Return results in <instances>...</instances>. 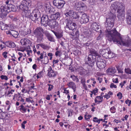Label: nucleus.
I'll return each mask as SVG.
<instances>
[{
  "label": "nucleus",
  "mask_w": 131,
  "mask_h": 131,
  "mask_svg": "<svg viewBox=\"0 0 131 131\" xmlns=\"http://www.w3.org/2000/svg\"><path fill=\"white\" fill-rule=\"evenodd\" d=\"M96 58L95 56L91 54H89L88 56L86 57L85 58L86 63L89 64L88 67H89L90 68V69L89 68V69H88L89 71L93 69V67L95 63Z\"/></svg>",
  "instance_id": "8"
},
{
  "label": "nucleus",
  "mask_w": 131,
  "mask_h": 131,
  "mask_svg": "<svg viewBox=\"0 0 131 131\" xmlns=\"http://www.w3.org/2000/svg\"><path fill=\"white\" fill-rule=\"evenodd\" d=\"M118 7V6L115 4L112 5V7H111L112 10L110 13L115 14L114 13L116 11H117Z\"/></svg>",
  "instance_id": "23"
},
{
  "label": "nucleus",
  "mask_w": 131,
  "mask_h": 131,
  "mask_svg": "<svg viewBox=\"0 0 131 131\" xmlns=\"http://www.w3.org/2000/svg\"><path fill=\"white\" fill-rule=\"evenodd\" d=\"M42 32H43L49 41L52 42L54 41V38L48 31L46 30L44 31L43 29L42 28L39 27L37 28L34 31V34L37 39V42H40L43 39V35Z\"/></svg>",
  "instance_id": "2"
},
{
  "label": "nucleus",
  "mask_w": 131,
  "mask_h": 131,
  "mask_svg": "<svg viewBox=\"0 0 131 131\" xmlns=\"http://www.w3.org/2000/svg\"><path fill=\"white\" fill-rule=\"evenodd\" d=\"M27 39L26 38H24L22 39L20 41V42L22 44L25 45L27 44Z\"/></svg>",
  "instance_id": "28"
},
{
  "label": "nucleus",
  "mask_w": 131,
  "mask_h": 131,
  "mask_svg": "<svg viewBox=\"0 0 131 131\" xmlns=\"http://www.w3.org/2000/svg\"><path fill=\"white\" fill-rule=\"evenodd\" d=\"M48 25L51 28H54L58 26V23L57 21L50 19Z\"/></svg>",
  "instance_id": "15"
},
{
  "label": "nucleus",
  "mask_w": 131,
  "mask_h": 131,
  "mask_svg": "<svg viewBox=\"0 0 131 131\" xmlns=\"http://www.w3.org/2000/svg\"><path fill=\"white\" fill-rule=\"evenodd\" d=\"M81 12H76L72 10H67L66 13H64L66 16V19L70 18L71 21L70 17L73 19L79 18L80 16H81Z\"/></svg>",
  "instance_id": "7"
},
{
  "label": "nucleus",
  "mask_w": 131,
  "mask_h": 131,
  "mask_svg": "<svg viewBox=\"0 0 131 131\" xmlns=\"http://www.w3.org/2000/svg\"><path fill=\"white\" fill-rule=\"evenodd\" d=\"M96 64L97 67L100 69H104L105 66V61L101 58V56H99L96 59Z\"/></svg>",
  "instance_id": "11"
},
{
  "label": "nucleus",
  "mask_w": 131,
  "mask_h": 131,
  "mask_svg": "<svg viewBox=\"0 0 131 131\" xmlns=\"http://www.w3.org/2000/svg\"><path fill=\"white\" fill-rule=\"evenodd\" d=\"M5 112H3L2 114H0V118L1 119H3L4 117Z\"/></svg>",
  "instance_id": "50"
},
{
  "label": "nucleus",
  "mask_w": 131,
  "mask_h": 131,
  "mask_svg": "<svg viewBox=\"0 0 131 131\" xmlns=\"http://www.w3.org/2000/svg\"><path fill=\"white\" fill-rule=\"evenodd\" d=\"M110 87L111 88H117V86L116 85L114 84V83H111L110 85Z\"/></svg>",
  "instance_id": "48"
},
{
  "label": "nucleus",
  "mask_w": 131,
  "mask_h": 131,
  "mask_svg": "<svg viewBox=\"0 0 131 131\" xmlns=\"http://www.w3.org/2000/svg\"><path fill=\"white\" fill-rule=\"evenodd\" d=\"M90 53L91 54H90L92 55L93 56H94L96 57H98L99 56H100L99 54L97 53V52L94 50H90Z\"/></svg>",
  "instance_id": "26"
},
{
  "label": "nucleus",
  "mask_w": 131,
  "mask_h": 131,
  "mask_svg": "<svg viewBox=\"0 0 131 131\" xmlns=\"http://www.w3.org/2000/svg\"><path fill=\"white\" fill-rule=\"evenodd\" d=\"M64 91H66V94H68L69 93V91L68 90H67L66 88H64Z\"/></svg>",
  "instance_id": "60"
},
{
  "label": "nucleus",
  "mask_w": 131,
  "mask_h": 131,
  "mask_svg": "<svg viewBox=\"0 0 131 131\" xmlns=\"http://www.w3.org/2000/svg\"><path fill=\"white\" fill-rule=\"evenodd\" d=\"M55 9L53 7H51L49 9L48 11V13L50 14L51 15H52L54 13Z\"/></svg>",
  "instance_id": "30"
},
{
  "label": "nucleus",
  "mask_w": 131,
  "mask_h": 131,
  "mask_svg": "<svg viewBox=\"0 0 131 131\" xmlns=\"http://www.w3.org/2000/svg\"><path fill=\"white\" fill-rule=\"evenodd\" d=\"M48 62L49 59L48 57L47 56H45L43 63L45 64H46L48 63Z\"/></svg>",
  "instance_id": "34"
},
{
  "label": "nucleus",
  "mask_w": 131,
  "mask_h": 131,
  "mask_svg": "<svg viewBox=\"0 0 131 131\" xmlns=\"http://www.w3.org/2000/svg\"><path fill=\"white\" fill-rule=\"evenodd\" d=\"M96 98L100 100H102V99H103L102 96V97L100 96H97L96 97Z\"/></svg>",
  "instance_id": "61"
},
{
  "label": "nucleus",
  "mask_w": 131,
  "mask_h": 131,
  "mask_svg": "<svg viewBox=\"0 0 131 131\" xmlns=\"http://www.w3.org/2000/svg\"><path fill=\"white\" fill-rule=\"evenodd\" d=\"M125 12L124 5L123 3H120L118 6L117 12Z\"/></svg>",
  "instance_id": "20"
},
{
  "label": "nucleus",
  "mask_w": 131,
  "mask_h": 131,
  "mask_svg": "<svg viewBox=\"0 0 131 131\" xmlns=\"http://www.w3.org/2000/svg\"><path fill=\"white\" fill-rule=\"evenodd\" d=\"M59 60H53V64H56L58 62Z\"/></svg>",
  "instance_id": "53"
},
{
  "label": "nucleus",
  "mask_w": 131,
  "mask_h": 131,
  "mask_svg": "<svg viewBox=\"0 0 131 131\" xmlns=\"http://www.w3.org/2000/svg\"><path fill=\"white\" fill-rule=\"evenodd\" d=\"M60 53V52L58 51H57L55 53V55L56 56H57L59 55V54Z\"/></svg>",
  "instance_id": "64"
},
{
  "label": "nucleus",
  "mask_w": 131,
  "mask_h": 131,
  "mask_svg": "<svg viewBox=\"0 0 131 131\" xmlns=\"http://www.w3.org/2000/svg\"><path fill=\"white\" fill-rule=\"evenodd\" d=\"M46 99L48 100H50V96L49 95H47L46 96Z\"/></svg>",
  "instance_id": "58"
},
{
  "label": "nucleus",
  "mask_w": 131,
  "mask_h": 131,
  "mask_svg": "<svg viewBox=\"0 0 131 131\" xmlns=\"http://www.w3.org/2000/svg\"><path fill=\"white\" fill-rule=\"evenodd\" d=\"M5 44L9 48H14L16 46L14 42L10 41H8L6 42Z\"/></svg>",
  "instance_id": "22"
},
{
  "label": "nucleus",
  "mask_w": 131,
  "mask_h": 131,
  "mask_svg": "<svg viewBox=\"0 0 131 131\" xmlns=\"http://www.w3.org/2000/svg\"><path fill=\"white\" fill-rule=\"evenodd\" d=\"M6 1H9L8 4H11V3H14V0H7Z\"/></svg>",
  "instance_id": "57"
},
{
  "label": "nucleus",
  "mask_w": 131,
  "mask_h": 131,
  "mask_svg": "<svg viewBox=\"0 0 131 131\" xmlns=\"http://www.w3.org/2000/svg\"><path fill=\"white\" fill-rule=\"evenodd\" d=\"M91 117V116L90 115H88L87 116L86 115H85L84 116V117L85 119L86 120H88V119H89L90 117Z\"/></svg>",
  "instance_id": "44"
},
{
  "label": "nucleus",
  "mask_w": 131,
  "mask_h": 131,
  "mask_svg": "<svg viewBox=\"0 0 131 131\" xmlns=\"http://www.w3.org/2000/svg\"><path fill=\"white\" fill-rule=\"evenodd\" d=\"M126 83V81H124L123 82V84H122V83H120L119 84L120 85H121V88H122L123 86L124 85V84L125 83Z\"/></svg>",
  "instance_id": "56"
},
{
  "label": "nucleus",
  "mask_w": 131,
  "mask_h": 131,
  "mask_svg": "<svg viewBox=\"0 0 131 131\" xmlns=\"http://www.w3.org/2000/svg\"><path fill=\"white\" fill-rule=\"evenodd\" d=\"M29 19L35 23L39 21L41 19V14L39 10L37 9L33 10Z\"/></svg>",
  "instance_id": "9"
},
{
  "label": "nucleus",
  "mask_w": 131,
  "mask_h": 131,
  "mask_svg": "<svg viewBox=\"0 0 131 131\" xmlns=\"http://www.w3.org/2000/svg\"><path fill=\"white\" fill-rule=\"evenodd\" d=\"M65 21L66 24L64 27L65 31L75 37L78 36L79 35L78 31L75 29L76 23L72 22L70 18H66Z\"/></svg>",
  "instance_id": "3"
},
{
  "label": "nucleus",
  "mask_w": 131,
  "mask_h": 131,
  "mask_svg": "<svg viewBox=\"0 0 131 131\" xmlns=\"http://www.w3.org/2000/svg\"><path fill=\"white\" fill-rule=\"evenodd\" d=\"M78 7H79L80 8H82L83 9H85L86 8V4L82 2H80V4L79 6Z\"/></svg>",
  "instance_id": "29"
},
{
  "label": "nucleus",
  "mask_w": 131,
  "mask_h": 131,
  "mask_svg": "<svg viewBox=\"0 0 131 131\" xmlns=\"http://www.w3.org/2000/svg\"><path fill=\"white\" fill-rule=\"evenodd\" d=\"M108 17L106 18L105 26L106 29V37L107 39L109 41L111 42L112 38L117 34H118L115 29L111 30L114 26V20L116 18L115 14L111 13H109L108 15Z\"/></svg>",
  "instance_id": "1"
},
{
  "label": "nucleus",
  "mask_w": 131,
  "mask_h": 131,
  "mask_svg": "<svg viewBox=\"0 0 131 131\" xmlns=\"http://www.w3.org/2000/svg\"><path fill=\"white\" fill-rule=\"evenodd\" d=\"M98 89L97 88H95L94 90H93V92H94V94L95 95L96 93H97L98 92Z\"/></svg>",
  "instance_id": "51"
},
{
  "label": "nucleus",
  "mask_w": 131,
  "mask_h": 131,
  "mask_svg": "<svg viewBox=\"0 0 131 131\" xmlns=\"http://www.w3.org/2000/svg\"><path fill=\"white\" fill-rule=\"evenodd\" d=\"M91 26L92 29L95 31H96L99 28L98 25L96 23H93L91 25Z\"/></svg>",
  "instance_id": "24"
},
{
  "label": "nucleus",
  "mask_w": 131,
  "mask_h": 131,
  "mask_svg": "<svg viewBox=\"0 0 131 131\" xmlns=\"http://www.w3.org/2000/svg\"><path fill=\"white\" fill-rule=\"evenodd\" d=\"M68 117L71 116L72 115V114L73 112V110H68Z\"/></svg>",
  "instance_id": "40"
},
{
  "label": "nucleus",
  "mask_w": 131,
  "mask_h": 131,
  "mask_svg": "<svg viewBox=\"0 0 131 131\" xmlns=\"http://www.w3.org/2000/svg\"><path fill=\"white\" fill-rule=\"evenodd\" d=\"M117 96L118 97L119 99H121L122 97V94L120 92H119L117 94Z\"/></svg>",
  "instance_id": "42"
},
{
  "label": "nucleus",
  "mask_w": 131,
  "mask_h": 131,
  "mask_svg": "<svg viewBox=\"0 0 131 131\" xmlns=\"http://www.w3.org/2000/svg\"><path fill=\"white\" fill-rule=\"evenodd\" d=\"M126 14L127 17H131V8L127 10Z\"/></svg>",
  "instance_id": "36"
},
{
  "label": "nucleus",
  "mask_w": 131,
  "mask_h": 131,
  "mask_svg": "<svg viewBox=\"0 0 131 131\" xmlns=\"http://www.w3.org/2000/svg\"><path fill=\"white\" fill-rule=\"evenodd\" d=\"M77 77L75 75H73V81H75L77 78Z\"/></svg>",
  "instance_id": "59"
},
{
  "label": "nucleus",
  "mask_w": 131,
  "mask_h": 131,
  "mask_svg": "<svg viewBox=\"0 0 131 131\" xmlns=\"http://www.w3.org/2000/svg\"><path fill=\"white\" fill-rule=\"evenodd\" d=\"M53 3L54 6L60 9L63 7L65 3L62 0H54L53 1Z\"/></svg>",
  "instance_id": "13"
},
{
  "label": "nucleus",
  "mask_w": 131,
  "mask_h": 131,
  "mask_svg": "<svg viewBox=\"0 0 131 131\" xmlns=\"http://www.w3.org/2000/svg\"><path fill=\"white\" fill-rule=\"evenodd\" d=\"M112 41L116 44L120 45L122 44L126 46H128L131 43V41L130 40H127L126 41L123 40L120 34L119 33L113 37Z\"/></svg>",
  "instance_id": "6"
},
{
  "label": "nucleus",
  "mask_w": 131,
  "mask_h": 131,
  "mask_svg": "<svg viewBox=\"0 0 131 131\" xmlns=\"http://www.w3.org/2000/svg\"><path fill=\"white\" fill-rule=\"evenodd\" d=\"M8 53L7 52L5 51L3 53H2V55L3 56L4 58H6L7 57V54Z\"/></svg>",
  "instance_id": "45"
},
{
  "label": "nucleus",
  "mask_w": 131,
  "mask_h": 131,
  "mask_svg": "<svg viewBox=\"0 0 131 131\" xmlns=\"http://www.w3.org/2000/svg\"><path fill=\"white\" fill-rule=\"evenodd\" d=\"M50 8V7L49 6L47 5H46L45 8L46 12L48 13V11Z\"/></svg>",
  "instance_id": "43"
},
{
  "label": "nucleus",
  "mask_w": 131,
  "mask_h": 131,
  "mask_svg": "<svg viewBox=\"0 0 131 131\" xmlns=\"http://www.w3.org/2000/svg\"><path fill=\"white\" fill-rule=\"evenodd\" d=\"M50 20L48 16L47 15H43L41 17L39 21H40L41 24L43 26H46L48 25L49 23V21Z\"/></svg>",
  "instance_id": "12"
},
{
  "label": "nucleus",
  "mask_w": 131,
  "mask_h": 131,
  "mask_svg": "<svg viewBox=\"0 0 131 131\" xmlns=\"http://www.w3.org/2000/svg\"><path fill=\"white\" fill-rule=\"evenodd\" d=\"M116 108L114 106L111 107L110 109V110L111 112L112 113H115L116 112Z\"/></svg>",
  "instance_id": "37"
},
{
  "label": "nucleus",
  "mask_w": 131,
  "mask_h": 131,
  "mask_svg": "<svg viewBox=\"0 0 131 131\" xmlns=\"http://www.w3.org/2000/svg\"><path fill=\"white\" fill-rule=\"evenodd\" d=\"M67 85L69 88H72L74 92L75 91L76 85L74 82H70L67 83Z\"/></svg>",
  "instance_id": "21"
},
{
  "label": "nucleus",
  "mask_w": 131,
  "mask_h": 131,
  "mask_svg": "<svg viewBox=\"0 0 131 131\" xmlns=\"http://www.w3.org/2000/svg\"><path fill=\"white\" fill-rule=\"evenodd\" d=\"M97 80L99 81L100 83H101L102 82V79L100 78V77H98L97 78Z\"/></svg>",
  "instance_id": "62"
},
{
  "label": "nucleus",
  "mask_w": 131,
  "mask_h": 131,
  "mask_svg": "<svg viewBox=\"0 0 131 131\" xmlns=\"http://www.w3.org/2000/svg\"><path fill=\"white\" fill-rule=\"evenodd\" d=\"M126 19L128 24L131 25V17L126 16Z\"/></svg>",
  "instance_id": "33"
},
{
  "label": "nucleus",
  "mask_w": 131,
  "mask_h": 131,
  "mask_svg": "<svg viewBox=\"0 0 131 131\" xmlns=\"http://www.w3.org/2000/svg\"><path fill=\"white\" fill-rule=\"evenodd\" d=\"M18 98L19 99L18 100V101L20 100V101L23 102H24V100L21 96H19Z\"/></svg>",
  "instance_id": "49"
},
{
  "label": "nucleus",
  "mask_w": 131,
  "mask_h": 131,
  "mask_svg": "<svg viewBox=\"0 0 131 131\" xmlns=\"http://www.w3.org/2000/svg\"><path fill=\"white\" fill-rule=\"evenodd\" d=\"M31 5V2L30 0H23L20 4L17 6V8L19 10H22V13L25 17L29 18L32 13L28 8Z\"/></svg>",
  "instance_id": "4"
},
{
  "label": "nucleus",
  "mask_w": 131,
  "mask_h": 131,
  "mask_svg": "<svg viewBox=\"0 0 131 131\" xmlns=\"http://www.w3.org/2000/svg\"><path fill=\"white\" fill-rule=\"evenodd\" d=\"M118 13L117 17L119 20L122 21L124 20L125 18V12H117Z\"/></svg>",
  "instance_id": "19"
},
{
  "label": "nucleus",
  "mask_w": 131,
  "mask_h": 131,
  "mask_svg": "<svg viewBox=\"0 0 131 131\" xmlns=\"http://www.w3.org/2000/svg\"><path fill=\"white\" fill-rule=\"evenodd\" d=\"M55 35L56 37L58 39L61 38L63 36V35L61 33L56 32L55 34Z\"/></svg>",
  "instance_id": "35"
},
{
  "label": "nucleus",
  "mask_w": 131,
  "mask_h": 131,
  "mask_svg": "<svg viewBox=\"0 0 131 131\" xmlns=\"http://www.w3.org/2000/svg\"><path fill=\"white\" fill-rule=\"evenodd\" d=\"M99 119L95 117L94 118L93 120L94 122H96V121H97Z\"/></svg>",
  "instance_id": "55"
},
{
  "label": "nucleus",
  "mask_w": 131,
  "mask_h": 131,
  "mask_svg": "<svg viewBox=\"0 0 131 131\" xmlns=\"http://www.w3.org/2000/svg\"><path fill=\"white\" fill-rule=\"evenodd\" d=\"M115 69L114 68H109L107 70V71L112 73H114L115 72Z\"/></svg>",
  "instance_id": "31"
},
{
  "label": "nucleus",
  "mask_w": 131,
  "mask_h": 131,
  "mask_svg": "<svg viewBox=\"0 0 131 131\" xmlns=\"http://www.w3.org/2000/svg\"><path fill=\"white\" fill-rule=\"evenodd\" d=\"M99 53L106 59L111 58L114 57V54L111 52L108 48L106 49L100 50Z\"/></svg>",
  "instance_id": "10"
},
{
  "label": "nucleus",
  "mask_w": 131,
  "mask_h": 131,
  "mask_svg": "<svg viewBox=\"0 0 131 131\" xmlns=\"http://www.w3.org/2000/svg\"><path fill=\"white\" fill-rule=\"evenodd\" d=\"M113 81L114 83H118V79L116 78L115 79H115H113Z\"/></svg>",
  "instance_id": "52"
},
{
  "label": "nucleus",
  "mask_w": 131,
  "mask_h": 131,
  "mask_svg": "<svg viewBox=\"0 0 131 131\" xmlns=\"http://www.w3.org/2000/svg\"><path fill=\"white\" fill-rule=\"evenodd\" d=\"M48 85L49 86L48 90L49 91H50L51 90V89L53 88V86L52 85L48 84Z\"/></svg>",
  "instance_id": "46"
},
{
  "label": "nucleus",
  "mask_w": 131,
  "mask_h": 131,
  "mask_svg": "<svg viewBox=\"0 0 131 131\" xmlns=\"http://www.w3.org/2000/svg\"><path fill=\"white\" fill-rule=\"evenodd\" d=\"M9 1H6V4L3 5L1 7V11L2 12L1 17L2 18H4L6 16L7 13L11 11L15 12L16 10V7L12 4H8Z\"/></svg>",
  "instance_id": "5"
},
{
  "label": "nucleus",
  "mask_w": 131,
  "mask_h": 131,
  "mask_svg": "<svg viewBox=\"0 0 131 131\" xmlns=\"http://www.w3.org/2000/svg\"><path fill=\"white\" fill-rule=\"evenodd\" d=\"M20 110H22L24 112H25L26 111L27 109L23 105H21L20 106Z\"/></svg>",
  "instance_id": "39"
},
{
  "label": "nucleus",
  "mask_w": 131,
  "mask_h": 131,
  "mask_svg": "<svg viewBox=\"0 0 131 131\" xmlns=\"http://www.w3.org/2000/svg\"><path fill=\"white\" fill-rule=\"evenodd\" d=\"M116 68H117V70L118 71V72L119 73H123L122 66L121 65H118L116 66Z\"/></svg>",
  "instance_id": "27"
},
{
  "label": "nucleus",
  "mask_w": 131,
  "mask_h": 131,
  "mask_svg": "<svg viewBox=\"0 0 131 131\" xmlns=\"http://www.w3.org/2000/svg\"><path fill=\"white\" fill-rule=\"evenodd\" d=\"M85 80L84 79H82L81 80V82L82 84L85 83Z\"/></svg>",
  "instance_id": "54"
},
{
  "label": "nucleus",
  "mask_w": 131,
  "mask_h": 131,
  "mask_svg": "<svg viewBox=\"0 0 131 131\" xmlns=\"http://www.w3.org/2000/svg\"><path fill=\"white\" fill-rule=\"evenodd\" d=\"M37 66L36 64H35L32 66V68L34 69H35L36 68Z\"/></svg>",
  "instance_id": "63"
},
{
  "label": "nucleus",
  "mask_w": 131,
  "mask_h": 131,
  "mask_svg": "<svg viewBox=\"0 0 131 131\" xmlns=\"http://www.w3.org/2000/svg\"><path fill=\"white\" fill-rule=\"evenodd\" d=\"M38 45L44 49H46L49 48V46H48L45 45L43 43L38 44Z\"/></svg>",
  "instance_id": "32"
},
{
  "label": "nucleus",
  "mask_w": 131,
  "mask_h": 131,
  "mask_svg": "<svg viewBox=\"0 0 131 131\" xmlns=\"http://www.w3.org/2000/svg\"><path fill=\"white\" fill-rule=\"evenodd\" d=\"M81 18L80 19V23L81 24H85L89 21L88 17L86 14L81 12Z\"/></svg>",
  "instance_id": "14"
},
{
  "label": "nucleus",
  "mask_w": 131,
  "mask_h": 131,
  "mask_svg": "<svg viewBox=\"0 0 131 131\" xmlns=\"http://www.w3.org/2000/svg\"><path fill=\"white\" fill-rule=\"evenodd\" d=\"M23 35H27L29 33V32L27 30H26V29H25V30L23 31Z\"/></svg>",
  "instance_id": "47"
},
{
  "label": "nucleus",
  "mask_w": 131,
  "mask_h": 131,
  "mask_svg": "<svg viewBox=\"0 0 131 131\" xmlns=\"http://www.w3.org/2000/svg\"><path fill=\"white\" fill-rule=\"evenodd\" d=\"M0 28L2 30H4L7 29V25L3 22H0Z\"/></svg>",
  "instance_id": "25"
},
{
  "label": "nucleus",
  "mask_w": 131,
  "mask_h": 131,
  "mask_svg": "<svg viewBox=\"0 0 131 131\" xmlns=\"http://www.w3.org/2000/svg\"><path fill=\"white\" fill-rule=\"evenodd\" d=\"M48 74L49 77H54L56 75L57 72L52 69L51 67H50L48 70Z\"/></svg>",
  "instance_id": "18"
},
{
  "label": "nucleus",
  "mask_w": 131,
  "mask_h": 131,
  "mask_svg": "<svg viewBox=\"0 0 131 131\" xmlns=\"http://www.w3.org/2000/svg\"><path fill=\"white\" fill-rule=\"evenodd\" d=\"M6 33L7 34H10L12 35L15 38H17L18 35V33L17 31L12 30L7 31Z\"/></svg>",
  "instance_id": "16"
},
{
  "label": "nucleus",
  "mask_w": 131,
  "mask_h": 131,
  "mask_svg": "<svg viewBox=\"0 0 131 131\" xmlns=\"http://www.w3.org/2000/svg\"><path fill=\"white\" fill-rule=\"evenodd\" d=\"M1 78L2 79H5L6 80H7L8 79L6 75H2L1 76Z\"/></svg>",
  "instance_id": "41"
},
{
  "label": "nucleus",
  "mask_w": 131,
  "mask_h": 131,
  "mask_svg": "<svg viewBox=\"0 0 131 131\" xmlns=\"http://www.w3.org/2000/svg\"><path fill=\"white\" fill-rule=\"evenodd\" d=\"M60 14L59 13L57 12L51 15L50 16V18L56 20L59 19L60 17Z\"/></svg>",
  "instance_id": "17"
},
{
  "label": "nucleus",
  "mask_w": 131,
  "mask_h": 131,
  "mask_svg": "<svg viewBox=\"0 0 131 131\" xmlns=\"http://www.w3.org/2000/svg\"><path fill=\"white\" fill-rule=\"evenodd\" d=\"M125 71L126 73L128 74H131V70L129 68L125 69Z\"/></svg>",
  "instance_id": "38"
}]
</instances>
